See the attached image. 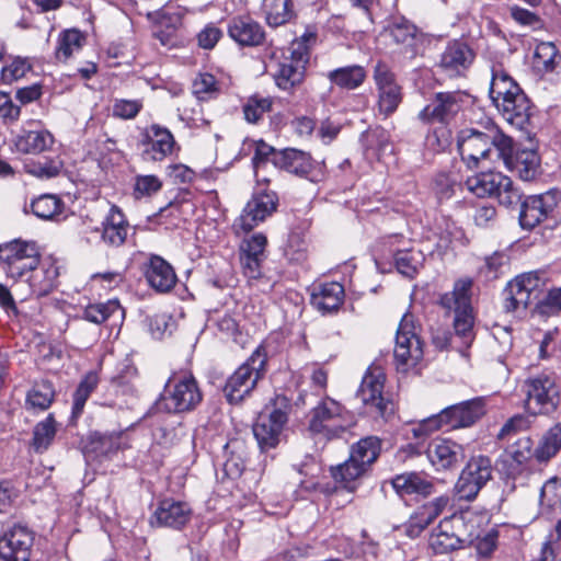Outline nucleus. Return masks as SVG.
<instances>
[{"label": "nucleus", "mask_w": 561, "mask_h": 561, "mask_svg": "<svg viewBox=\"0 0 561 561\" xmlns=\"http://www.w3.org/2000/svg\"><path fill=\"white\" fill-rule=\"evenodd\" d=\"M458 149L469 168H477L480 161L507 160L512 153V138L493 124L483 130L469 128L458 135Z\"/></svg>", "instance_id": "obj_1"}, {"label": "nucleus", "mask_w": 561, "mask_h": 561, "mask_svg": "<svg viewBox=\"0 0 561 561\" xmlns=\"http://www.w3.org/2000/svg\"><path fill=\"white\" fill-rule=\"evenodd\" d=\"M470 279H459L454 289L440 297L439 304L448 311H454V329L462 344L469 347L474 339V316L470 299Z\"/></svg>", "instance_id": "obj_2"}, {"label": "nucleus", "mask_w": 561, "mask_h": 561, "mask_svg": "<svg viewBox=\"0 0 561 561\" xmlns=\"http://www.w3.org/2000/svg\"><path fill=\"white\" fill-rule=\"evenodd\" d=\"M353 425V417L337 401L327 397L310 413L309 431L328 440L340 438Z\"/></svg>", "instance_id": "obj_3"}, {"label": "nucleus", "mask_w": 561, "mask_h": 561, "mask_svg": "<svg viewBox=\"0 0 561 561\" xmlns=\"http://www.w3.org/2000/svg\"><path fill=\"white\" fill-rule=\"evenodd\" d=\"M267 353L261 344L228 378L224 392L230 403L241 402L255 388L266 371Z\"/></svg>", "instance_id": "obj_4"}, {"label": "nucleus", "mask_w": 561, "mask_h": 561, "mask_svg": "<svg viewBox=\"0 0 561 561\" xmlns=\"http://www.w3.org/2000/svg\"><path fill=\"white\" fill-rule=\"evenodd\" d=\"M549 280L543 270L531 271L516 276L504 290V308L507 312H519L534 302L539 301Z\"/></svg>", "instance_id": "obj_5"}, {"label": "nucleus", "mask_w": 561, "mask_h": 561, "mask_svg": "<svg viewBox=\"0 0 561 561\" xmlns=\"http://www.w3.org/2000/svg\"><path fill=\"white\" fill-rule=\"evenodd\" d=\"M472 516L455 514L440 520L432 531L428 545L435 553L444 554L473 543L472 531H468Z\"/></svg>", "instance_id": "obj_6"}, {"label": "nucleus", "mask_w": 561, "mask_h": 561, "mask_svg": "<svg viewBox=\"0 0 561 561\" xmlns=\"http://www.w3.org/2000/svg\"><path fill=\"white\" fill-rule=\"evenodd\" d=\"M465 184L477 197H495L505 207L517 205L522 201V194L513 181L501 172H481L468 178Z\"/></svg>", "instance_id": "obj_7"}, {"label": "nucleus", "mask_w": 561, "mask_h": 561, "mask_svg": "<svg viewBox=\"0 0 561 561\" xmlns=\"http://www.w3.org/2000/svg\"><path fill=\"white\" fill-rule=\"evenodd\" d=\"M202 401V393L192 376L169 378L157 407L170 413H181L195 409Z\"/></svg>", "instance_id": "obj_8"}, {"label": "nucleus", "mask_w": 561, "mask_h": 561, "mask_svg": "<svg viewBox=\"0 0 561 561\" xmlns=\"http://www.w3.org/2000/svg\"><path fill=\"white\" fill-rule=\"evenodd\" d=\"M41 259L34 241L15 239L0 245V263L5 275L15 282L24 279Z\"/></svg>", "instance_id": "obj_9"}, {"label": "nucleus", "mask_w": 561, "mask_h": 561, "mask_svg": "<svg viewBox=\"0 0 561 561\" xmlns=\"http://www.w3.org/2000/svg\"><path fill=\"white\" fill-rule=\"evenodd\" d=\"M393 354L398 370L404 373L415 368L423 358L422 342L415 333L411 314H404L401 319Z\"/></svg>", "instance_id": "obj_10"}, {"label": "nucleus", "mask_w": 561, "mask_h": 561, "mask_svg": "<svg viewBox=\"0 0 561 561\" xmlns=\"http://www.w3.org/2000/svg\"><path fill=\"white\" fill-rule=\"evenodd\" d=\"M373 79L377 90V110L385 118L392 115L403 100V89L396 73L383 61L374 68Z\"/></svg>", "instance_id": "obj_11"}, {"label": "nucleus", "mask_w": 561, "mask_h": 561, "mask_svg": "<svg viewBox=\"0 0 561 561\" xmlns=\"http://www.w3.org/2000/svg\"><path fill=\"white\" fill-rule=\"evenodd\" d=\"M524 391L527 396L526 409L533 415L546 414L556 410L559 391L552 378L540 375L525 381Z\"/></svg>", "instance_id": "obj_12"}, {"label": "nucleus", "mask_w": 561, "mask_h": 561, "mask_svg": "<svg viewBox=\"0 0 561 561\" xmlns=\"http://www.w3.org/2000/svg\"><path fill=\"white\" fill-rule=\"evenodd\" d=\"M491 477V460L484 456L472 457L455 485L458 496L468 501L473 500Z\"/></svg>", "instance_id": "obj_13"}, {"label": "nucleus", "mask_w": 561, "mask_h": 561, "mask_svg": "<svg viewBox=\"0 0 561 561\" xmlns=\"http://www.w3.org/2000/svg\"><path fill=\"white\" fill-rule=\"evenodd\" d=\"M16 152L38 156L50 151L55 144V136L43 127L39 122L28 121L16 133L13 140Z\"/></svg>", "instance_id": "obj_14"}, {"label": "nucleus", "mask_w": 561, "mask_h": 561, "mask_svg": "<svg viewBox=\"0 0 561 561\" xmlns=\"http://www.w3.org/2000/svg\"><path fill=\"white\" fill-rule=\"evenodd\" d=\"M277 197L272 192L254 193L233 224L236 233L249 232L275 211Z\"/></svg>", "instance_id": "obj_15"}, {"label": "nucleus", "mask_w": 561, "mask_h": 561, "mask_svg": "<svg viewBox=\"0 0 561 561\" xmlns=\"http://www.w3.org/2000/svg\"><path fill=\"white\" fill-rule=\"evenodd\" d=\"M32 545L28 528L14 525L0 537V561H28Z\"/></svg>", "instance_id": "obj_16"}, {"label": "nucleus", "mask_w": 561, "mask_h": 561, "mask_svg": "<svg viewBox=\"0 0 561 561\" xmlns=\"http://www.w3.org/2000/svg\"><path fill=\"white\" fill-rule=\"evenodd\" d=\"M462 95L458 92H438L420 113L423 123H448L461 110Z\"/></svg>", "instance_id": "obj_17"}, {"label": "nucleus", "mask_w": 561, "mask_h": 561, "mask_svg": "<svg viewBox=\"0 0 561 561\" xmlns=\"http://www.w3.org/2000/svg\"><path fill=\"white\" fill-rule=\"evenodd\" d=\"M383 383L385 375L382 370L379 367H369L357 392L362 402L376 408L381 416L392 411L391 402L382 397Z\"/></svg>", "instance_id": "obj_18"}, {"label": "nucleus", "mask_w": 561, "mask_h": 561, "mask_svg": "<svg viewBox=\"0 0 561 561\" xmlns=\"http://www.w3.org/2000/svg\"><path fill=\"white\" fill-rule=\"evenodd\" d=\"M142 142L144 159L149 161H162L172 154L176 145L172 133L159 124H152L145 129Z\"/></svg>", "instance_id": "obj_19"}, {"label": "nucleus", "mask_w": 561, "mask_h": 561, "mask_svg": "<svg viewBox=\"0 0 561 561\" xmlns=\"http://www.w3.org/2000/svg\"><path fill=\"white\" fill-rule=\"evenodd\" d=\"M557 206L556 194L547 192L540 195L527 197L519 214V224L524 229H533L538 226Z\"/></svg>", "instance_id": "obj_20"}, {"label": "nucleus", "mask_w": 561, "mask_h": 561, "mask_svg": "<svg viewBox=\"0 0 561 561\" xmlns=\"http://www.w3.org/2000/svg\"><path fill=\"white\" fill-rule=\"evenodd\" d=\"M287 422V413L274 409L267 415H260L253 426V434L262 449L274 448L280 440V434Z\"/></svg>", "instance_id": "obj_21"}, {"label": "nucleus", "mask_w": 561, "mask_h": 561, "mask_svg": "<svg viewBox=\"0 0 561 561\" xmlns=\"http://www.w3.org/2000/svg\"><path fill=\"white\" fill-rule=\"evenodd\" d=\"M444 426L449 428L468 427L458 404L447 407L438 414L422 420L411 431L415 438H423Z\"/></svg>", "instance_id": "obj_22"}, {"label": "nucleus", "mask_w": 561, "mask_h": 561, "mask_svg": "<svg viewBox=\"0 0 561 561\" xmlns=\"http://www.w3.org/2000/svg\"><path fill=\"white\" fill-rule=\"evenodd\" d=\"M191 515L192 511L186 503L165 499L154 510L150 523L160 527L180 529L187 524Z\"/></svg>", "instance_id": "obj_23"}, {"label": "nucleus", "mask_w": 561, "mask_h": 561, "mask_svg": "<svg viewBox=\"0 0 561 561\" xmlns=\"http://www.w3.org/2000/svg\"><path fill=\"white\" fill-rule=\"evenodd\" d=\"M59 267L53 260L38 261V264L20 282L27 283L31 294L37 297L49 294L56 286Z\"/></svg>", "instance_id": "obj_24"}, {"label": "nucleus", "mask_w": 561, "mask_h": 561, "mask_svg": "<svg viewBox=\"0 0 561 561\" xmlns=\"http://www.w3.org/2000/svg\"><path fill=\"white\" fill-rule=\"evenodd\" d=\"M431 463L437 469H450L465 458L463 447L449 439H435L427 449Z\"/></svg>", "instance_id": "obj_25"}, {"label": "nucleus", "mask_w": 561, "mask_h": 561, "mask_svg": "<svg viewBox=\"0 0 561 561\" xmlns=\"http://www.w3.org/2000/svg\"><path fill=\"white\" fill-rule=\"evenodd\" d=\"M129 224L116 205H111L108 213L102 221V240L111 247H121L125 243Z\"/></svg>", "instance_id": "obj_26"}, {"label": "nucleus", "mask_w": 561, "mask_h": 561, "mask_svg": "<svg viewBox=\"0 0 561 561\" xmlns=\"http://www.w3.org/2000/svg\"><path fill=\"white\" fill-rule=\"evenodd\" d=\"M391 484L396 492L401 496H428L434 491V484L431 479L421 472H404L397 474Z\"/></svg>", "instance_id": "obj_27"}, {"label": "nucleus", "mask_w": 561, "mask_h": 561, "mask_svg": "<svg viewBox=\"0 0 561 561\" xmlns=\"http://www.w3.org/2000/svg\"><path fill=\"white\" fill-rule=\"evenodd\" d=\"M229 36L242 46H257L264 39L262 26L249 16H237L228 24Z\"/></svg>", "instance_id": "obj_28"}, {"label": "nucleus", "mask_w": 561, "mask_h": 561, "mask_svg": "<svg viewBox=\"0 0 561 561\" xmlns=\"http://www.w3.org/2000/svg\"><path fill=\"white\" fill-rule=\"evenodd\" d=\"M503 117L516 128L523 130L530 119V102L523 91L496 105Z\"/></svg>", "instance_id": "obj_29"}, {"label": "nucleus", "mask_w": 561, "mask_h": 561, "mask_svg": "<svg viewBox=\"0 0 561 561\" xmlns=\"http://www.w3.org/2000/svg\"><path fill=\"white\" fill-rule=\"evenodd\" d=\"M472 60L473 53L470 47L462 42L455 41L448 44L442 54L439 67L449 76H455L468 68Z\"/></svg>", "instance_id": "obj_30"}, {"label": "nucleus", "mask_w": 561, "mask_h": 561, "mask_svg": "<svg viewBox=\"0 0 561 561\" xmlns=\"http://www.w3.org/2000/svg\"><path fill=\"white\" fill-rule=\"evenodd\" d=\"M491 73L492 76L489 93L495 106L499 105L500 102L508 100L511 96H514L517 92L522 91L519 85L502 67V65H494L492 67Z\"/></svg>", "instance_id": "obj_31"}, {"label": "nucleus", "mask_w": 561, "mask_h": 561, "mask_svg": "<svg viewBox=\"0 0 561 561\" xmlns=\"http://www.w3.org/2000/svg\"><path fill=\"white\" fill-rule=\"evenodd\" d=\"M146 278L152 288L161 293L172 289L176 282L172 266L160 256L150 259Z\"/></svg>", "instance_id": "obj_32"}, {"label": "nucleus", "mask_w": 561, "mask_h": 561, "mask_svg": "<svg viewBox=\"0 0 561 561\" xmlns=\"http://www.w3.org/2000/svg\"><path fill=\"white\" fill-rule=\"evenodd\" d=\"M344 288L340 283L331 282L320 285L311 295V304L325 313L337 310L343 302Z\"/></svg>", "instance_id": "obj_33"}, {"label": "nucleus", "mask_w": 561, "mask_h": 561, "mask_svg": "<svg viewBox=\"0 0 561 561\" xmlns=\"http://www.w3.org/2000/svg\"><path fill=\"white\" fill-rule=\"evenodd\" d=\"M275 169H283L296 175L305 176L312 169V161L308 153L297 149H284L275 159Z\"/></svg>", "instance_id": "obj_34"}, {"label": "nucleus", "mask_w": 561, "mask_h": 561, "mask_svg": "<svg viewBox=\"0 0 561 561\" xmlns=\"http://www.w3.org/2000/svg\"><path fill=\"white\" fill-rule=\"evenodd\" d=\"M367 73L364 67L352 65L336 68L328 73L331 83L341 89L355 90L366 80Z\"/></svg>", "instance_id": "obj_35"}, {"label": "nucleus", "mask_w": 561, "mask_h": 561, "mask_svg": "<svg viewBox=\"0 0 561 561\" xmlns=\"http://www.w3.org/2000/svg\"><path fill=\"white\" fill-rule=\"evenodd\" d=\"M505 164L512 168L519 174L524 181H531L538 174L540 159L535 150H520L515 157L513 152L507 160H503Z\"/></svg>", "instance_id": "obj_36"}, {"label": "nucleus", "mask_w": 561, "mask_h": 561, "mask_svg": "<svg viewBox=\"0 0 561 561\" xmlns=\"http://www.w3.org/2000/svg\"><path fill=\"white\" fill-rule=\"evenodd\" d=\"M277 154H279V151L272 146L267 145L263 140L256 141L252 163L254 175L259 183H268L270 180L265 174V171L270 167L275 169V159Z\"/></svg>", "instance_id": "obj_37"}, {"label": "nucleus", "mask_w": 561, "mask_h": 561, "mask_svg": "<svg viewBox=\"0 0 561 561\" xmlns=\"http://www.w3.org/2000/svg\"><path fill=\"white\" fill-rule=\"evenodd\" d=\"M30 208L36 217L51 220L62 214L65 204L57 195L43 194L32 199Z\"/></svg>", "instance_id": "obj_38"}, {"label": "nucleus", "mask_w": 561, "mask_h": 561, "mask_svg": "<svg viewBox=\"0 0 561 561\" xmlns=\"http://www.w3.org/2000/svg\"><path fill=\"white\" fill-rule=\"evenodd\" d=\"M55 397L53 385L47 380L35 382L26 394V409L33 411L47 410Z\"/></svg>", "instance_id": "obj_39"}, {"label": "nucleus", "mask_w": 561, "mask_h": 561, "mask_svg": "<svg viewBox=\"0 0 561 561\" xmlns=\"http://www.w3.org/2000/svg\"><path fill=\"white\" fill-rule=\"evenodd\" d=\"M380 449V439L375 436H368L360 439L352 447L350 456L355 462H358L364 468L368 469L369 466L378 458Z\"/></svg>", "instance_id": "obj_40"}, {"label": "nucleus", "mask_w": 561, "mask_h": 561, "mask_svg": "<svg viewBox=\"0 0 561 561\" xmlns=\"http://www.w3.org/2000/svg\"><path fill=\"white\" fill-rule=\"evenodd\" d=\"M85 43L84 35L78 30H66L57 39L55 56L58 60L66 61L73 54L78 53Z\"/></svg>", "instance_id": "obj_41"}, {"label": "nucleus", "mask_w": 561, "mask_h": 561, "mask_svg": "<svg viewBox=\"0 0 561 561\" xmlns=\"http://www.w3.org/2000/svg\"><path fill=\"white\" fill-rule=\"evenodd\" d=\"M424 261L422 251L409 248L394 252V264L400 274L413 277Z\"/></svg>", "instance_id": "obj_42"}, {"label": "nucleus", "mask_w": 561, "mask_h": 561, "mask_svg": "<svg viewBox=\"0 0 561 561\" xmlns=\"http://www.w3.org/2000/svg\"><path fill=\"white\" fill-rule=\"evenodd\" d=\"M111 317L119 319L124 317V310L117 300H108L102 304L90 305L83 312V318L95 324H101Z\"/></svg>", "instance_id": "obj_43"}, {"label": "nucleus", "mask_w": 561, "mask_h": 561, "mask_svg": "<svg viewBox=\"0 0 561 561\" xmlns=\"http://www.w3.org/2000/svg\"><path fill=\"white\" fill-rule=\"evenodd\" d=\"M263 11L267 24L273 27L287 23L293 15L290 0H263Z\"/></svg>", "instance_id": "obj_44"}, {"label": "nucleus", "mask_w": 561, "mask_h": 561, "mask_svg": "<svg viewBox=\"0 0 561 561\" xmlns=\"http://www.w3.org/2000/svg\"><path fill=\"white\" fill-rule=\"evenodd\" d=\"M561 449V422L552 426L541 438L535 450L539 461H547Z\"/></svg>", "instance_id": "obj_45"}, {"label": "nucleus", "mask_w": 561, "mask_h": 561, "mask_svg": "<svg viewBox=\"0 0 561 561\" xmlns=\"http://www.w3.org/2000/svg\"><path fill=\"white\" fill-rule=\"evenodd\" d=\"M416 28L413 24L404 19L396 20L389 24L382 35L389 37L398 45H412L415 37Z\"/></svg>", "instance_id": "obj_46"}, {"label": "nucleus", "mask_w": 561, "mask_h": 561, "mask_svg": "<svg viewBox=\"0 0 561 561\" xmlns=\"http://www.w3.org/2000/svg\"><path fill=\"white\" fill-rule=\"evenodd\" d=\"M56 432L57 425L53 414L37 423L33 431V446L35 450H46L54 440Z\"/></svg>", "instance_id": "obj_47"}, {"label": "nucleus", "mask_w": 561, "mask_h": 561, "mask_svg": "<svg viewBox=\"0 0 561 561\" xmlns=\"http://www.w3.org/2000/svg\"><path fill=\"white\" fill-rule=\"evenodd\" d=\"M305 68L291 60L279 64L275 75L276 84L283 90H289L300 83L304 78Z\"/></svg>", "instance_id": "obj_48"}, {"label": "nucleus", "mask_w": 561, "mask_h": 561, "mask_svg": "<svg viewBox=\"0 0 561 561\" xmlns=\"http://www.w3.org/2000/svg\"><path fill=\"white\" fill-rule=\"evenodd\" d=\"M367 471L358 462H355L354 459L350 456V458L342 465H339L336 468L332 469V476L335 481L344 484L345 488L353 490V483L360 478Z\"/></svg>", "instance_id": "obj_49"}, {"label": "nucleus", "mask_w": 561, "mask_h": 561, "mask_svg": "<svg viewBox=\"0 0 561 561\" xmlns=\"http://www.w3.org/2000/svg\"><path fill=\"white\" fill-rule=\"evenodd\" d=\"M193 94L201 101H208L218 96L220 87L211 73H199L192 84Z\"/></svg>", "instance_id": "obj_50"}, {"label": "nucleus", "mask_w": 561, "mask_h": 561, "mask_svg": "<svg viewBox=\"0 0 561 561\" xmlns=\"http://www.w3.org/2000/svg\"><path fill=\"white\" fill-rule=\"evenodd\" d=\"M272 99L259 94L252 95L243 105L244 118L249 123H257L262 117L271 111Z\"/></svg>", "instance_id": "obj_51"}, {"label": "nucleus", "mask_w": 561, "mask_h": 561, "mask_svg": "<svg viewBox=\"0 0 561 561\" xmlns=\"http://www.w3.org/2000/svg\"><path fill=\"white\" fill-rule=\"evenodd\" d=\"M560 58V54L554 44L542 42L536 47L534 62L538 68H542L545 71H551L554 69Z\"/></svg>", "instance_id": "obj_52"}, {"label": "nucleus", "mask_w": 561, "mask_h": 561, "mask_svg": "<svg viewBox=\"0 0 561 561\" xmlns=\"http://www.w3.org/2000/svg\"><path fill=\"white\" fill-rule=\"evenodd\" d=\"M62 169V162L58 158L25 164V171L38 179H51L57 176Z\"/></svg>", "instance_id": "obj_53"}, {"label": "nucleus", "mask_w": 561, "mask_h": 561, "mask_svg": "<svg viewBox=\"0 0 561 561\" xmlns=\"http://www.w3.org/2000/svg\"><path fill=\"white\" fill-rule=\"evenodd\" d=\"M31 69L30 64L20 57H11L5 60V65L1 69V80L4 83H11L25 76Z\"/></svg>", "instance_id": "obj_54"}, {"label": "nucleus", "mask_w": 561, "mask_h": 561, "mask_svg": "<svg viewBox=\"0 0 561 561\" xmlns=\"http://www.w3.org/2000/svg\"><path fill=\"white\" fill-rule=\"evenodd\" d=\"M540 502L549 508H561V479L552 478L541 488Z\"/></svg>", "instance_id": "obj_55"}, {"label": "nucleus", "mask_w": 561, "mask_h": 561, "mask_svg": "<svg viewBox=\"0 0 561 561\" xmlns=\"http://www.w3.org/2000/svg\"><path fill=\"white\" fill-rule=\"evenodd\" d=\"M458 407L466 420L468 427L480 420L486 412L485 399L483 397L463 401L458 403Z\"/></svg>", "instance_id": "obj_56"}, {"label": "nucleus", "mask_w": 561, "mask_h": 561, "mask_svg": "<svg viewBox=\"0 0 561 561\" xmlns=\"http://www.w3.org/2000/svg\"><path fill=\"white\" fill-rule=\"evenodd\" d=\"M267 239L262 233H255L248 239H244L240 245V255L249 257L265 259V248Z\"/></svg>", "instance_id": "obj_57"}, {"label": "nucleus", "mask_w": 561, "mask_h": 561, "mask_svg": "<svg viewBox=\"0 0 561 561\" xmlns=\"http://www.w3.org/2000/svg\"><path fill=\"white\" fill-rule=\"evenodd\" d=\"M314 34H304L299 39H295L290 45V60L305 68L309 61V42H314Z\"/></svg>", "instance_id": "obj_58"}, {"label": "nucleus", "mask_w": 561, "mask_h": 561, "mask_svg": "<svg viewBox=\"0 0 561 561\" xmlns=\"http://www.w3.org/2000/svg\"><path fill=\"white\" fill-rule=\"evenodd\" d=\"M119 435H99L91 442L92 450L98 455L110 456L122 448Z\"/></svg>", "instance_id": "obj_59"}, {"label": "nucleus", "mask_w": 561, "mask_h": 561, "mask_svg": "<svg viewBox=\"0 0 561 561\" xmlns=\"http://www.w3.org/2000/svg\"><path fill=\"white\" fill-rule=\"evenodd\" d=\"M162 187V182L156 175H138L135 179L134 194L137 198L144 196H151L159 192Z\"/></svg>", "instance_id": "obj_60"}, {"label": "nucleus", "mask_w": 561, "mask_h": 561, "mask_svg": "<svg viewBox=\"0 0 561 561\" xmlns=\"http://www.w3.org/2000/svg\"><path fill=\"white\" fill-rule=\"evenodd\" d=\"M474 518L472 517V520ZM468 531H472L474 534L473 541L476 540V550L479 556L488 558L496 549L497 533L491 531L483 537H480L473 529V523L469 524Z\"/></svg>", "instance_id": "obj_61"}, {"label": "nucleus", "mask_w": 561, "mask_h": 561, "mask_svg": "<svg viewBox=\"0 0 561 561\" xmlns=\"http://www.w3.org/2000/svg\"><path fill=\"white\" fill-rule=\"evenodd\" d=\"M142 104L137 100H117L113 105V115L124 119L134 118Z\"/></svg>", "instance_id": "obj_62"}, {"label": "nucleus", "mask_w": 561, "mask_h": 561, "mask_svg": "<svg viewBox=\"0 0 561 561\" xmlns=\"http://www.w3.org/2000/svg\"><path fill=\"white\" fill-rule=\"evenodd\" d=\"M265 259L249 257L240 255V263L243 275L249 282L259 280L262 276V263Z\"/></svg>", "instance_id": "obj_63"}, {"label": "nucleus", "mask_w": 561, "mask_h": 561, "mask_svg": "<svg viewBox=\"0 0 561 561\" xmlns=\"http://www.w3.org/2000/svg\"><path fill=\"white\" fill-rule=\"evenodd\" d=\"M529 426L528 417L517 414L511 417L500 430L497 437L505 439L519 431L526 430Z\"/></svg>", "instance_id": "obj_64"}]
</instances>
